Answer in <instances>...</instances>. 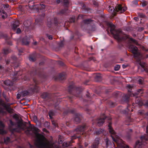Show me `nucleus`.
I'll use <instances>...</instances> for the list:
<instances>
[{
    "label": "nucleus",
    "mask_w": 148,
    "mask_h": 148,
    "mask_svg": "<svg viewBox=\"0 0 148 148\" xmlns=\"http://www.w3.org/2000/svg\"><path fill=\"white\" fill-rule=\"evenodd\" d=\"M87 144H85V146H87Z\"/></svg>",
    "instance_id": "obj_39"
},
{
    "label": "nucleus",
    "mask_w": 148,
    "mask_h": 148,
    "mask_svg": "<svg viewBox=\"0 0 148 148\" xmlns=\"http://www.w3.org/2000/svg\"><path fill=\"white\" fill-rule=\"evenodd\" d=\"M127 86V87H129V88L131 87V86L130 85H128Z\"/></svg>",
    "instance_id": "obj_34"
},
{
    "label": "nucleus",
    "mask_w": 148,
    "mask_h": 148,
    "mask_svg": "<svg viewBox=\"0 0 148 148\" xmlns=\"http://www.w3.org/2000/svg\"><path fill=\"white\" fill-rule=\"evenodd\" d=\"M9 5L8 4H6V5H3V6L4 7H5L6 8L8 7L9 6Z\"/></svg>",
    "instance_id": "obj_27"
},
{
    "label": "nucleus",
    "mask_w": 148,
    "mask_h": 148,
    "mask_svg": "<svg viewBox=\"0 0 148 148\" xmlns=\"http://www.w3.org/2000/svg\"><path fill=\"white\" fill-rule=\"evenodd\" d=\"M40 6L42 8H45V5L43 4H41Z\"/></svg>",
    "instance_id": "obj_21"
},
{
    "label": "nucleus",
    "mask_w": 148,
    "mask_h": 148,
    "mask_svg": "<svg viewBox=\"0 0 148 148\" xmlns=\"http://www.w3.org/2000/svg\"><path fill=\"white\" fill-rule=\"evenodd\" d=\"M34 118L35 119H37V117L36 116H34Z\"/></svg>",
    "instance_id": "obj_33"
},
{
    "label": "nucleus",
    "mask_w": 148,
    "mask_h": 148,
    "mask_svg": "<svg viewBox=\"0 0 148 148\" xmlns=\"http://www.w3.org/2000/svg\"><path fill=\"white\" fill-rule=\"evenodd\" d=\"M104 119H100L98 121V123H102L103 122Z\"/></svg>",
    "instance_id": "obj_14"
},
{
    "label": "nucleus",
    "mask_w": 148,
    "mask_h": 148,
    "mask_svg": "<svg viewBox=\"0 0 148 148\" xmlns=\"http://www.w3.org/2000/svg\"><path fill=\"white\" fill-rule=\"evenodd\" d=\"M48 38L50 40L52 39V36H49L48 37Z\"/></svg>",
    "instance_id": "obj_20"
},
{
    "label": "nucleus",
    "mask_w": 148,
    "mask_h": 148,
    "mask_svg": "<svg viewBox=\"0 0 148 148\" xmlns=\"http://www.w3.org/2000/svg\"><path fill=\"white\" fill-rule=\"evenodd\" d=\"M8 50L7 49H5V50H4V53H8Z\"/></svg>",
    "instance_id": "obj_23"
},
{
    "label": "nucleus",
    "mask_w": 148,
    "mask_h": 148,
    "mask_svg": "<svg viewBox=\"0 0 148 148\" xmlns=\"http://www.w3.org/2000/svg\"><path fill=\"white\" fill-rule=\"evenodd\" d=\"M75 121L76 123L79 122V118L77 117L75 118Z\"/></svg>",
    "instance_id": "obj_13"
},
{
    "label": "nucleus",
    "mask_w": 148,
    "mask_h": 148,
    "mask_svg": "<svg viewBox=\"0 0 148 148\" xmlns=\"http://www.w3.org/2000/svg\"><path fill=\"white\" fill-rule=\"evenodd\" d=\"M0 133L2 134H5L6 133V132L4 131H3V130H1V131H0Z\"/></svg>",
    "instance_id": "obj_19"
},
{
    "label": "nucleus",
    "mask_w": 148,
    "mask_h": 148,
    "mask_svg": "<svg viewBox=\"0 0 148 148\" xmlns=\"http://www.w3.org/2000/svg\"><path fill=\"white\" fill-rule=\"evenodd\" d=\"M118 146L119 148H122L123 147V146H121V145L119 144H118Z\"/></svg>",
    "instance_id": "obj_25"
},
{
    "label": "nucleus",
    "mask_w": 148,
    "mask_h": 148,
    "mask_svg": "<svg viewBox=\"0 0 148 148\" xmlns=\"http://www.w3.org/2000/svg\"><path fill=\"white\" fill-rule=\"evenodd\" d=\"M139 143V142H138V141L137 142H136V145H137V144H138L137 143Z\"/></svg>",
    "instance_id": "obj_36"
},
{
    "label": "nucleus",
    "mask_w": 148,
    "mask_h": 148,
    "mask_svg": "<svg viewBox=\"0 0 148 148\" xmlns=\"http://www.w3.org/2000/svg\"><path fill=\"white\" fill-rule=\"evenodd\" d=\"M6 84L7 85H10L12 84L11 82L9 80H7L5 81Z\"/></svg>",
    "instance_id": "obj_11"
},
{
    "label": "nucleus",
    "mask_w": 148,
    "mask_h": 148,
    "mask_svg": "<svg viewBox=\"0 0 148 148\" xmlns=\"http://www.w3.org/2000/svg\"><path fill=\"white\" fill-rule=\"evenodd\" d=\"M18 99L19 98V97H17Z\"/></svg>",
    "instance_id": "obj_43"
},
{
    "label": "nucleus",
    "mask_w": 148,
    "mask_h": 148,
    "mask_svg": "<svg viewBox=\"0 0 148 148\" xmlns=\"http://www.w3.org/2000/svg\"><path fill=\"white\" fill-rule=\"evenodd\" d=\"M17 27V26L16 25H13V26L12 27V29L14 30H15L16 28Z\"/></svg>",
    "instance_id": "obj_16"
},
{
    "label": "nucleus",
    "mask_w": 148,
    "mask_h": 148,
    "mask_svg": "<svg viewBox=\"0 0 148 148\" xmlns=\"http://www.w3.org/2000/svg\"><path fill=\"white\" fill-rule=\"evenodd\" d=\"M0 13L1 15L2 16V17L3 18H4L6 16V15L5 12L3 10H2L1 11H0Z\"/></svg>",
    "instance_id": "obj_5"
},
{
    "label": "nucleus",
    "mask_w": 148,
    "mask_h": 148,
    "mask_svg": "<svg viewBox=\"0 0 148 148\" xmlns=\"http://www.w3.org/2000/svg\"><path fill=\"white\" fill-rule=\"evenodd\" d=\"M134 3H135V4L137 5H138V3H137V1H134L133 2Z\"/></svg>",
    "instance_id": "obj_28"
},
{
    "label": "nucleus",
    "mask_w": 148,
    "mask_h": 148,
    "mask_svg": "<svg viewBox=\"0 0 148 148\" xmlns=\"http://www.w3.org/2000/svg\"><path fill=\"white\" fill-rule=\"evenodd\" d=\"M147 2L146 1H143L141 3V5L143 7H144L146 6L147 5Z\"/></svg>",
    "instance_id": "obj_9"
},
{
    "label": "nucleus",
    "mask_w": 148,
    "mask_h": 148,
    "mask_svg": "<svg viewBox=\"0 0 148 148\" xmlns=\"http://www.w3.org/2000/svg\"><path fill=\"white\" fill-rule=\"evenodd\" d=\"M23 44L24 45H27L28 44V42L27 41L25 40V39H23L22 41Z\"/></svg>",
    "instance_id": "obj_10"
},
{
    "label": "nucleus",
    "mask_w": 148,
    "mask_h": 148,
    "mask_svg": "<svg viewBox=\"0 0 148 148\" xmlns=\"http://www.w3.org/2000/svg\"><path fill=\"white\" fill-rule=\"evenodd\" d=\"M24 128H26V127H24Z\"/></svg>",
    "instance_id": "obj_45"
},
{
    "label": "nucleus",
    "mask_w": 148,
    "mask_h": 148,
    "mask_svg": "<svg viewBox=\"0 0 148 148\" xmlns=\"http://www.w3.org/2000/svg\"><path fill=\"white\" fill-rule=\"evenodd\" d=\"M36 140L35 144L39 148H53V145H51L49 142L42 135L35 133Z\"/></svg>",
    "instance_id": "obj_1"
},
{
    "label": "nucleus",
    "mask_w": 148,
    "mask_h": 148,
    "mask_svg": "<svg viewBox=\"0 0 148 148\" xmlns=\"http://www.w3.org/2000/svg\"><path fill=\"white\" fill-rule=\"evenodd\" d=\"M21 32V29L19 28H18L17 29L16 33L17 34H19V33H20Z\"/></svg>",
    "instance_id": "obj_15"
},
{
    "label": "nucleus",
    "mask_w": 148,
    "mask_h": 148,
    "mask_svg": "<svg viewBox=\"0 0 148 148\" xmlns=\"http://www.w3.org/2000/svg\"><path fill=\"white\" fill-rule=\"evenodd\" d=\"M109 132L111 134H114V131L112 129H111V128L110 127H109Z\"/></svg>",
    "instance_id": "obj_12"
},
{
    "label": "nucleus",
    "mask_w": 148,
    "mask_h": 148,
    "mask_svg": "<svg viewBox=\"0 0 148 148\" xmlns=\"http://www.w3.org/2000/svg\"><path fill=\"white\" fill-rule=\"evenodd\" d=\"M29 60L30 61H34V60L33 58L32 57H30L29 58Z\"/></svg>",
    "instance_id": "obj_18"
},
{
    "label": "nucleus",
    "mask_w": 148,
    "mask_h": 148,
    "mask_svg": "<svg viewBox=\"0 0 148 148\" xmlns=\"http://www.w3.org/2000/svg\"><path fill=\"white\" fill-rule=\"evenodd\" d=\"M147 129H148V126L147 127Z\"/></svg>",
    "instance_id": "obj_42"
},
{
    "label": "nucleus",
    "mask_w": 148,
    "mask_h": 148,
    "mask_svg": "<svg viewBox=\"0 0 148 148\" xmlns=\"http://www.w3.org/2000/svg\"><path fill=\"white\" fill-rule=\"evenodd\" d=\"M128 147L127 146V147Z\"/></svg>",
    "instance_id": "obj_44"
},
{
    "label": "nucleus",
    "mask_w": 148,
    "mask_h": 148,
    "mask_svg": "<svg viewBox=\"0 0 148 148\" xmlns=\"http://www.w3.org/2000/svg\"><path fill=\"white\" fill-rule=\"evenodd\" d=\"M10 123H11V124H12V121H10Z\"/></svg>",
    "instance_id": "obj_40"
},
{
    "label": "nucleus",
    "mask_w": 148,
    "mask_h": 148,
    "mask_svg": "<svg viewBox=\"0 0 148 148\" xmlns=\"http://www.w3.org/2000/svg\"><path fill=\"white\" fill-rule=\"evenodd\" d=\"M61 1V0H57L56 2L57 3H59Z\"/></svg>",
    "instance_id": "obj_26"
},
{
    "label": "nucleus",
    "mask_w": 148,
    "mask_h": 148,
    "mask_svg": "<svg viewBox=\"0 0 148 148\" xmlns=\"http://www.w3.org/2000/svg\"><path fill=\"white\" fill-rule=\"evenodd\" d=\"M79 148H82L81 145L79 146Z\"/></svg>",
    "instance_id": "obj_37"
},
{
    "label": "nucleus",
    "mask_w": 148,
    "mask_h": 148,
    "mask_svg": "<svg viewBox=\"0 0 148 148\" xmlns=\"http://www.w3.org/2000/svg\"><path fill=\"white\" fill-rule=\"evenodd\" d=\"M143 81V79L142 77L139 78L138 79V82L139 84H141Z\"/></svg>",
    "instance_id": "obj_8"
},
{
    "label": "nucleus",
    "mask_w": 148,
    "mask_h": 148,
    "mask_svg": "<svg viewBox=\"0 0 148 148\" xmlns=\"http://www.w3.org/2000/svg\"><path fill=\"white\" fill-rule=\"evenodd\" d=\"M114 10L115 9L113 7H110L109 9V11L111 13H112Z\"/></svg>",
    "instance_id": "obj_6"
},
{
    "label": "nucleus",
    "mask_w": 148,
    "mask_h": 148,
    "mask_svg": "<svg viewBox=\"0 0 148 148\" xmlns=\"http://www.w3.org/2000/svg\"><path fill=\"white\" fill-rule=\"evenodd\" d=\"M112 139L114 141H115V142H117L118 141V139L117 138H116V139H115L113 137H112Z\"/></svg>",
    "instance_id": "obj_22"
},
{
    "label": "nucleus",
    "mask_w": 148,
    "mask_h": 148,
    "mask_svg": "<svg viewBox=\"0 0 148 148\" xmlns=\"http://www.w3.org/2000/svg\"><path fill=\"white\" fill-rule=\"evenodd\" d=\"M123 67L124 68H125V66H124V65H123Z\"/></svg>",
    "instance_id": "obj_38"
},
{
    "label": "nucleus",
    "mask_w": 148,
    "mask_h": 148,
    "mask_svg": "<svg viewBox=\"0 0 148 148\" xmlns=\"http://www.w3.org/2000/svg\"><path fill=\"white\" fill-rule=\"evenodd\" d=\"M134 19L136 21H137L138 19V18L136 17H134Z\"/></svg>",
    "instance_id": "obj_29"
},
{
    "label": "nucleus",
    "mask_w": 148,
    "mask_h": 148,
    "mask_svg": "<svg viewBox=\"0 0 148 148\" xmlns=\"http://www.w3.org/2000/svg\"><path fill=\"white\" fill-rule=\"evenodd\" d=\"M64 3H64L65 5H67V4H68V1H66V2H64Z\"/></svg>",
    "instance_id": "obj_31"
},
{
    "label": "nucleus",
    "mask_w": 148,
    "mask_h": 148,
    "mask_svg": "<svg viewBox=\"0 0 148 148\" xmlns=\"http://www.w3.org/2000/svg\"><path fill=\"white\" fill-rule=\"evenodd\" d=\"M37 44V42H34V45H36Z\"/></svg>",
    "instance_id": "obj_35"
},
{
    "label": "nucleus",
    "mask_w": 148,
    "mask_h": 148,
    "mask_svg": "<svg viewBox=\"0 0 148 148\" xmlns=\"http://www.w3.org/2000/svg\"><path fill=\"white\" fill-rule=\"evenodd\" d=\"M87 21V20L85 21V22L86 23V21Z\"/></svg>",
    "instance_id": "obj_41"
},
{
    "label": "nucleus",
    "mask_w": 148,
    "mask_h": 148,
    "mask_svg": "<svg viewBox=\"0 0 148 148\" xmlns=\"http://www.w3.org/2000/svg\"><path fill=\"white\" fill-rule=\"evenodd\" d=\"M131 40L133 42H135L136 44H137V42L134 39H131Z\"/></svg>",
    "instance_id": "obj_17"
},
{
    "label": "nucleus",
    "mask_w": 148,
    "mask_h": 148,
    "mask_svg": "<svg viewBox=\"0 0 148 148\" xmlns=\"http://www.w3.org/2000/svg\"><path fill=\"white\" fill-rule=\"evenodd\" d=\"M120 68V66L119 65H117L114 67V70L116 71H118Z\"/></svg>",
    "instance_id": "obj_7"
},
{
    "label": "nucleus",
    "mask_w": 148,
    "mask_h": 148,
    "mask_svg": "<svg viewBox=\"0 0 148 148\" xmlns=\"http://www.w3.org/2000/svg\"><path fill=\"white\" fill-rule=\"evenodd\" d=\"M114 38L119 40L125 39L124 38H121V34H116L114 35Z\"/></svg>",
    "instance_id": "obj_4"
},
{
    "label": "nucleus",
    "mask_w": 148,
    "mask_h": 148,
    "mask_svg": "<svg viewBox=\"0 0 148 148\" xmlns=\"http://www.w3.org/2000/svg\"><path fill=\"white\" fill-rule=\"evenodd\" d=\"M92 148H97V146L96 145H93Z\"/></svg>",
    "instance_id": "obj_32"
},
{
    "label": "nucleus",
    "mask_w": 148,
    "mask_h": 148,
    "mask_svg": "<svg viewBox=\"0 0 148 148\" xmlns=\"http://www.w3.org/2000/svg\"><path fill=\"white\" fill-rule=\"evenodd\" d=\"M140 138H141V139L142 140L143 139H145V137H144V136H141V137H140Z\"/></svg>",
    "instance_id": "obj_30"
},
{
    "label": "nucleus",
    "mask_w": 148,
    "mask_h": 148,
    "mask_svg": "<svg viewBox=\"0 0 148 148\" xmlns=\"http://www.w3.org/2000/svg\"><path fill=\"white\" fill-rule=\"evenodd\" d=\"M115 8L116 11H119L121 13L124 12L127 10V8L126 7H122L121 5L120 4L116 5Z\"/></svg>",
    "instance_id": "obj_3"
},
{
    "label": "nucleus",
    "mask_w": 148,
    "mask_h": 148,
    "mask_svg": "<svg viewBox=\"0 0 148 148\" xmlns=\"http://www.w3.org/2000/svg\"><path fill=\"white\" fill-rule=\"evenodd\" d=\"M129 49L134 54L135 57H136L138 54L140 55L138 52V48L133 45H131L129 47Z\"/></svg>",
    "instance_id": "obj_2"
},
{
    "label": "nucleus",
    "mask_w": 148,
    "mask_h": 148,
    "mask_svg": "<svg viewBox=\"0 0 148 148\" xmlns=\"http://www.w3.org/2000/svg\"><path fill=\"white\" fill-rule=\"evenodd\" d=\"M32 129H33V131L34 130H36H36V128L35 127H33Z\"/></svg>",
    "instance_id": "obj_24"
}]
</instances>
